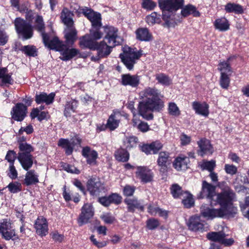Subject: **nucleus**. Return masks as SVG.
Listing matches in <instances>:
<instances>
[{
	"instance_id": "38",
	"label": "nucleus",
	"mask_w": 249,
	"mask_h": 249,
	"mask_svg": "<svg viewBox=\"0 0 249 249\" xmlns=\"http://www.w3.org/2000/svg\"><path fill=\"white\" fill-rule=\"evenodd\" d=\"M58 145L65 149V152L67 155H70L72 153L73 147L71 141L69 140L62 138L59 139Z\"/></svg>"
},
{
	"instance_id": "52",
	"label": "nucleus",
	"mask_w": 249,
	"mask_h": 249,
	"mask_svg": "<svg viewBox=\"0 0 249 249\" xmlns=\"http://www.w3.org/2000/svg\"><path fill=\"white\" fill-rule=\"evenodd\" d=\"M9 190L12 193H17L21 190V185L18 182L10 183L8 185Z\"/></svg>"
},
{
	"instance_id": "44",
	"label": "nucleus",
	"mask_w": 249,
	"mask_h": 249,
	"mask_svg": "<svg viewBox=\"0 0 249 249\" xmlns=\"http://www.w3.org/2000/svg\"><path fill=\"white\" fill-rule=\"evenodd\" d=\"M156 79L158 83L164 86H169L172 83L171 79L168 76L162 73L157 74Z\"/></svg>"
},
{
	"instance_id": "60",
	"label": "nucleus",
	"mask_w": 249,
	"mask_h": 249,
	"mask_svg": "<svg viewBox=\"0 0 249 249\" xmlns=\"http://www.w3.org/2000/svg\"><path fill=\"white\" fill-rule=\"evenodd\" d=\"M135 188L134 186L126 185L123 190L124 195L125 196H131L134 194Z\"/></svg>"
},
{
	"instance_id": "59",
	"label": "nucleus",
	"mask_w": 249,
	"mask_h": 249,
	"mask_svg": "<svg viewBox=\"0 0 249 249\" xmlns=\"http://www.w3.org/2000/svg\"><path fill=\"white\" fill-rule=\"evenodd\" d=\"M101 218L105 223L109 224L113 223L115 220V217L110 213L105 214L102 216Z\"/></svg>"
},
{
	"instance_id": "40",
	"label": "nucleus",
	"mask_w": 249,
	"mask_h": 249,
	"mask_svg": "<svg viewBox=\"0 0 249 249\" xmlns=\"http://www.w3.org/2000/svg\"><path fill=\"white\" fill-rule=\"evenodd\" d=\"M225 10L228 13L234 12L236 14H241L243 12L242 7L241 5L231 2L225 5Z\"/></svg>"
},
{
	"instance_id": "18",
	"label": "nucleus",
	"mask_w": 249,
	"mask_h": 249,
	"mask_svg": "<svg viewBox=\"0 0 249 249\" xmlns=\"http://www.w3.org/2000/svg\"><path fill=\"white\" fill-rule=\"evenodd\" d=\"M199 149L197 150V154L201 157L206 155H211L213 152V147L210 142L206 138L201 139L197 142Z\"/></svg>"
},
{
	"instance_id": "64",
	"label": "nucleus",
	"mask_w": 249,
	"mask_h": 249,
	"mask_svg": "<svg viewBox=\"0 0 249 249\" xmlns=\"http://www.w3.org/2000/svg\"><path fill=\"white\" fill-rule=\"evenodd\" d=\"M34 131V128L32 125L29 124L26 127H21L19 130L18 134L21 135L23 132H25L27 134H31Z\"/></svg>"
},
{
	"instance_id": "27",
	"label": "nucleus",
	"mask_w": 249,
	"mask_h": 249,
	"mask_svg": "<svg viewBox=\"0 0 249 249\" xmlns=\"http://www.w3.org/2000/svg\"><path fill=\"white\" fill-rule=\"evenodd\" d=\"M190 163L189 157L184 156H180L177 157L174 160L173 165L178 171L185 170L188 168Z\"/></svg>"
},
{
	"instance_id": "20",
	"label": "nucleus",
	"mask_w": 249,
	"mask_h": 249,
	"mask_svg": "<svg viewBox=\"0 0 249 249\" xmlns=\"http://www.w3.org/2000/svg\"><path fill=\"white\" fill-rule=\"evenodd\" d=\"M221 212L219 209L210 208L207 205H202L200 207L201 215L207 219H213L216 217H221Z\"/></svg>"
},
{
	"instance_id": "62",
	"label": "nucleus",
	"mask_w": 249,
	"mask_h": 249,
	"mask_svg": "<svg viewBox=\"0 0 249 249\" xmlns=\"http://www.w3.org/2000/svg\"><path fill=\"white\" fill-rule=\"evenodd\" d=\"M63 168L64 170L68 172L74 173L76 174H78L80 173V171L77 168H76L75 167L73 166L70 165L69 164H65L63 166Z\"/></svg>"
},
{
	"instance_id": "63",
	"label": "nucleus",
	"mask_w": 249,
	"mask_h": 249,
	"mask_svg": "<svg viewBox=\"0 0 249 249\" xmlns=\"http://www.w3.org/2000/svg\"><path fill=\"white\" fill-rule=\"evenodd\" d=\"M52 239L56 242L61 243L64 239L63 234L59 233L57 231H54L51 233Z\"/></svg>"
},
{
	"instance_id": "39",
	"label": "nucleus",
	"mask_w": 249,
	"mask_h": 249,
	"mask_svg": "<svg viewBox=\"0 0 249 249\" xmlns=\"http://www.w3.org/2000/svg\"><path fill=\"white\" fill-rule=\"evenodd\" d=\"M77 106L78 102L76 100L68 102L65 106L64 115L67 117L70 116L71 113L75 111Z\"/></svg>"
},
{
	"instance_id": "28",
	"label": "nucleus",
	"mask_w": 249,
	"mask_h": 249,
	"mask_svg": "<svg viewBox=\"0 0 249 249\" xmlns=\"http://www.w3.org/2000/svg\"><path fill=\"white\" fill-rule=\"evenodd\" d=\"M54 97L55 94L53 92H51L49 94L45 92H41L36 95L35 101L38 104L44 103L48 105L53 102Z\"/></svg>"
},
{
	"instance_id": "19",
	"label": "nucleus",
	"mask_w": 249,
	"mask_h": 249,
	"mask_svg": "<svg viewBox=\"0 0 249 249\" xmlns=\"http://www.w3.org/2000/svg\"><path fill=\"white\" fill-rule=\"evenodd\" d=\"M121 116L120 111L118 110H113L107 120V128L111 131L116 129L119 125Z\"/></svg>"
},
{
	"instance_id": "8",
	"label": "nucleus",
	"mask_w": 249,
	"mask_h": 249,
	"mask_svg": "<svg viewBox=\"0 0 249 249\" xmlns=\"http://www.w3.org/2000/svg\"><path fill=\"white\" fill-rule=\"evenodd\" d=\"M0 235L7 241L18 238L15 229L10 219H2L0 220Z\"/></svg>"
},
{
	"instance_id": "37",
	"label": "nucleus",
	"mask_w": 249,
	"mask_h": 249,
	"mask_svg": "<svg viewBox=\"0 0 249 249\" xmlns=\"http://www.w3.org/2000/svg\"><path fill=\"white\" fill-rule=\"evenodd\" d=\"M138 142V139L134 136H126L123 140L124 146L128 150L136 147Z\"/></svg>"
},
{
	"instance_id": "31",
	"label": "nucleus",
	"mask_w": 249,
	"mask_h": 249,
	"mask_svg": "<svg viewBox=\"0 0 249 249\" xmlns=\"http://www.w3.org/2000/svg\"><path fill=\"white\" fill-rule=\"evenodd\" d=\"M97 42L89 35H86L80 38V46L81 48H89L94 50Z\"/></svg>"
},
{
	"instance_id": "50",
	"label": "nucleus",
	"mask_w": 249,
	"mask_h": 249,
	"mask_svg": "<svg viewBox=\"0 0 249 249\" xmlns=\"http://www.w3.org/2000/svg\"><path fill=\"white\" fill-rule=\"evenodd\" d=\"M157 6V3L152 0H142V7L147 11L153 10Z\"/></svg>"
},
{
	"instance_id": "36",
	"label": "nucleus",
	"mask_w": 249,
	"mask_h": 249,
	"mask_svg": "<svg viewBox=\"0 0 249 249\" xmlns=\"http://www.w3.org/2000/svg\"><path fill=\"white\" fill-rule=\"evenodd\" d=\"M38 177V176L36 173L35 170H31L28 171L25 175L24 183L26 185L36 184L39 181Z\"/></svg>"
},
{
	"instance_id": "46",
	"label": "nucleus",
	"mask_w": 249,
	"mask_h": 249,
	"mask_svg": "<svg viewBox=\"0 0 249 249\" xmlns=\"http://www.w3.org/2000/svg\"><path fill=\"white\" fill-rule=\"evenodd\" d=\"M20 50L26 55L29 56H36L37 55L36 49L34 46L26 45L22 46Z\"/></svg>"
},
{
	"instance_id": "13",
	"label": "nucleus",
	"mask_w": 249,
	"mask_h": 249,
	"mask_svg": "<svg viewBox=\"0 0 249 249\" xmlns=\"http://www.w3.org/2000/svg\"><path fill=\"white\" fill-rule=\"evenodd\" d=\"M207 237L210 240L218 242L227 247L231 246L234 242L232 238H226V234L222 231L209 232Z\"/></svg>"
},
{
	"instance_id": "51",
	"label": "nucleus",
	"mask_w": 249,
	"mask_h": 249,
	"mask_svg": "<svg viewBox=\"0 0 249 249\" xmlns=\"http://www.w3.org/2000/svg\"><path fill=\"white\" fill-rule=\"evenodd\" d=\"M171 193L174 198H178L181 195V188L178 184H174L170 188Z\"/></svg>"
},
{
	"instance_id": "25",
	"label": "nucleus",
	"mask_w": 249,
	"mask_h": 249,
	"mask_svg": "<svg viewBox=\"0 0 249 249\" xmlns=\"http://www.w3.org/2000/svg\"><path fill=\"white\" fill-rule=\"evenodd\" d=\"M82 155L86 158L87 162L90 165H95L98 158L97 152L89 147H85L82 149Z\"/></svg>"
},
{
	"instance_id": "15",
	"label": "nucleus",
	"mask_w": 249,
	"mask_h": 249,
	"mask_svg": "<svg viewBox=\"0 0 249 249\" xmlns=\"http://www.w3.org/2000/svg\"><path fill=\"white\" fill-rule=\"evenodd\" d=\"M137 178L143 183L151 182L153 178L154 174L151 170L144 166L138 167L136 172Z\"/></svg>"
},
{
	"instance_id": "9",
	"label": "nucleus",
	"mask_w": 249,
	"mask_h": 249,
	"mask_svg": "<svg viewBox=\"0 0 249 249\" xmlns=\"http://www.w3.org/2000/svg\"><path fill=\"white\" fill-rule=\"evenodd\" d=\"M15 26L17 32L22 36L23 39L26 40L32 37L33 30L31 23L20 18H17L15 20Z\"/></svg>"
},
{
	"instance_id": "5",
	"label": "nucleus",
	"mask_w": 249,
	"mask_h": 249,
	"mask_svg": "<svg viewBox=\"0 0 249 249\" xmlns=\"http://www.w3.org/2000/svg\"><path fill=\"white\" fill-rule=\"evenodd\" d=\"M73 16L72 13L66 8H63L61 13V19L66 26L64 29L65 37L69 44H72L77 38Z\"/></svg>"
},
{
	"instance_id": "11",
	"label": "nucleus",
	"mask_w": 249,
	"mask_h": 249,
	"mask_svg": "<svg viewBox=\"0 0 249 249\" xmlns=\"http://www.w3.org/2000/svg\"><path fill=\"white\" fill-rule=\"evenodd\" d=\"M215 187L206 181H203L202 185V190L200 192V197H207L211 200V204L218 203L217 196L222 193L216 194Z\"/></svg>"
},
{
	"instance_id": "1",
	"label": "nucleus",
	"mask_w": 249,
	"mask_h": 249,
	"mask_svg": "<svg viewBox=\"0 0 249 249\" xmlns=\"http://www.w3.org/2000/svg\"><path fill=\"white\" fill-rule=\"evenodd\" d=\"M163 96L155 88L147 87L140 93L142 100L138 106L139 114L144 119L152 120L153 111L159 112L164 107V102L161 100Z\"/></svg>"
},
{
	"instance_id": "17",
	"label": "nucleus",
	"mask_w": 249,
	"mask_h": 249,
	"mask_svg": "<svg viewBox=\"0 0 249 249\" xmlns=\"http://www.w3.org/2000/svg\"><path fill=\"white\" fill-rule=\"evenodd\" d=\"M27 107L22 103H18L14 106L11 111L12 118L17 121H22L26 116Z\"/></svg>"
},
{
	"instance_id": "23",
	"label": "nucleus",
	"mask_w": 249,
	"mask_h": 249,
	"mask_svg": "<svg viewBox=\"0 0 249 249\" xmlns=\"http://www.w3.org/2000/svg\"><path fill=\"white\" fill-rule=\"evenodd\" d=\"M18 160L22 167L26 171H28L33 165V156L31 154L18 153Z\"/></svg>"
},
{
	"instance_id": "49",
	"label": "nucleus",
	"mask_w": 249,
	"mask_h": 249,
	"mask_svg": "<svg viewBox=\"0 0 249 249\" xmlns=\"http://www.w3.org/2000/svg\"><path fill=\"white\" fill-rule=\"evenodd\" d=\"M202 170H207L209 172L213 170L215 167V161L212 160L210 161H203L200 165Z\"/></svg>"
},
{
	"instance_id": "7",
	"label": "nucleus",
	"mask_w": 249,
	"mask_h": 249,
	"mask_svg": "<svg viewBox=\"0 0 249 249\" xmlns=\"http://www.w3.org/2000/svg\"><path fill=\"white\" fill-rule=\"evenodd\" d=\"M142 54L141 51H137L136 48L133 49L126 46L123 47V53L120 54V57L126 67L129 70H131L136 61Z\"/></svg>"
},
{
	"instance_id": "34",
	"label": "nucleus",
	"mask_w": 249,
	"mask_h": 249,
	"mask_svg": "<svg viewBox=\"0 0 249 249\" xmlns=\"http://www.w3.org/2000/svg\"><path fill=\"white\" fill-rule=\"evenodd\" d=\"M124 202L127 206L128 211L130 212H134L135 209H138L142 211L143 210V207L137 199L126 198Z\"/></svg>"
},
{
	"instance_id": "10",
	"label": "nucleus",
	"mask_w": 249,
	"mask_h": 249,
	"mask_svg": "<svg viewBox=\"0 0 249 249\" xmlns=\"http://www.w3.org/2000/svg\"><path fill=\"white\" fill-rule=\"evenodd\" d=\"M94 210L92 205L90 203H85L81 208V213L78 218L77 223L79 226L86 224L89 222V220L93 216Z\"/></svg>"
},
{
	"instance_id": "4",
	"label": "nucleus",
	"mask_w": 249,
	"mask_h": 249,
	"mask_svg": "<svg viewBox=\"0 0 249 249\" xmlns=\"http://www.w3.org/2000/svg\"><path fill=\"white\" fill-rule=\"evenodd\" d=\"M216 198L218 199V204L221 206L220 208V212L222 213L221 217L225 215L233 217L237 213V208L232 204L235 194L229 187H226Z\"/></svg>"
},
{
	"instance_id": "48",
	"label": "nucleus",
	"mask_w": 249,
	"mask_h": 249,
	"mask_svg": "<svg viewBox=\"0 0 249 249\" xmlns=\"http://www.w3.org/2000/svg\"><path fill=\"white\" fill-rule=\"evenodd\" d=\"M18 147L20 150L19 153L31 154V152L34 151V148L31 145L26 142H20Z\"/></svg>"
},
{
	"instance_id": "42",
	"label": "nucleus",
	"mask_w": 249,
	"mask_h": 249,
	"mask_svg": "<svg viewBox=\"0 0 249 249\" xmlns=\"http://www.w3.org/2000/svg\"><path fill=\"white\" fill-rule=\"evenodd\" d=\"M116 160L120 161L125 162L129 158V153L124 149H118L115 154Z\"/></svg>"
},
{
	"instance_id": "33",
	"label": "nucleus",
	"mask_w": 249,
	"mask_h": 249,
	"mask_svg": "<svg viewBox=\"0 0 249 249\" xmlns=\"http://www.w3.org/2000/svg\"><path fill=\"white\" fill-rule=\"evenodd\" d=\"M215 28L221 32L228 30L230 28V23L224 17L217 18L213 23Z\"/></svg>"
},
{
	"instance_id": "22",
	"label": "nucleus",
	"mask_w": 249,
	"mask_h": 249,
	"mask_svg": "<svg viewBox=\"0 0 249 249\" xmlns=\"http://www.w3.org/2000/svg\"><path fill=\"white\" fill-rule=\"evenodd\" d=\"M140 77L137 75L130 74H122L121 84L124 86H129L133 88L137 87L140 83Z\"/></svg>"
},
{
	"instance_id": "14",
	"label": "nucleus",
	"mask_w": 249,
	"mask_h": 249,
	"mask_svg": "<svg viewBox=\"0 0 249 249\" xmlns=\"http://www.w3.org/2000/svg\"><path fill=\"white\" fill-rule=\"evenodd\" d=\"M87 187L92 196H98L101 193H105L107 191L104 184L95 178L89 179L87 182Z\"/></svg>"
},
{
	"instance_id": "3",
	"label": "nucleus",
	"mask_w": 249,
	"mask_h": 249,
	"mask_svg": "<svg viewBox=\"0 0 249 249\" xmlns=\"http://www.w3.org/2000/svg\"><path fill=\"white\" fill-rule=\"evenodd\" d=\"M105 31L107 33L105 39L107 40V43L105 41L97 42L94 49L97 51L98 59L107 57L110 53L112 48L119 44V41L117 40L119 37L116 28L111 26L106 27Z\"/></svg>"
},
{
	"instance_id": "30",
	"label": "nucleus",
	"mask_w": 249,
	"mask_h": 249,
	"mask_svg": "<svg viewBox=\"0 0 249 249\" xmlns=\"http://www.w3.org/2000/svg\"><path fill=\"white\" fill-rule=\"evenodd\" d=\"M136 38L141 41L148 42L152 39V35L146 28H139L135 31Z\"/></svg>"
},
{
	"instance_id": "54",
	"label": "nucleus",
	"mask_w": 249,
	"mask_h": 249,
	"mask_svg": "<svg viewBox=\"0 0 249 249\" xmlns=\"http://www.w3.org/2000/svg\"><path fill=\"white\" fill-rule=\"evenodd\" d=\"M16 155V152L13 150H9L7 152L5 156V160L9 163V165L14 164Z\"/></svg>"
},
{
	"instance_id": "35",
	"label": "nucleus",
	"mask_w": 249,
	"mask_h": 249,
	"mask_svg": "<svg viewBox=\"0 0 249 249\" xmlns=\"http://www.w3.org/2000/svg\"><path fill=\"white\" fill-rule=\"evenodd\" d=\"M0 81L2 85H12L13 80L11 77V74L8 73L5 68H0Z\"/></svg>"
},
{
	"instance_id": "56",
	"label": "nucleus",
	"mask_w": 249,
	"mask_h": 249,
	"mask_svg": "<svg viewBox=\"0 0 249 249\" xmlns=\"http://www.w3.org/2000/svg\"><path fill=\"white\" fill-rule=\"evenodd\" d=\"M8 176L12 179H16L18 177V172L14 164L9 165L8 169Z\"/></svg>"
},
{
	"instance_id": "16",
	"label": "nucleus",
	"mask_w": 249,
	"mask_h": 249,
	"mask_svg": "<svg viewBox=\"0 0 249 249\" xmlns=\"http://www.w3.org/2000/svg\"><path fill=\"white\" fill-rule=\"evenodd\" d=\"M187 225L190 231L203 232L205 231L204 222L200 219V216L194 215L188 220Z\"/></svg>"
},
{
	"instance_id": "43",
	"label": "nucleus",
	"mask_w": 249,
	"mask_h": 249,
	"mask_svg": "<svg viewBox=\"0 0 249 249\" xmlns=\"http://www.w3.org/2000/svg\"><path fill=\"white\" fill-rule=\"evenodd\" d=\"M160 16L157 12H153L146 17V21L149 25H153L156 23L159 24L161 22Z\"/></svg>"
},
{
	"instance_id": "47",
	"label": "nucleus",
	"mask_w": 249,
	"mask_h": 249,
	"mask_svg": "<svg viewBox=\"0 0 249 249\" xmlns=\"http://www.w3.org/2000/svg\"><path fill=\"white\" fill-rule=\"evenodd\" d=\"M231 74H220L219 83L221 87L224 89H228L230 83V77Z\"/></svg>"
},
{
	"instance_id": "21",
	"label": "nucleus",
	"mask_w": 249,
	"mask_h": 249,
	"mask_svg": "<svg viewBox=\"0 0 249 249\" xmlns=\"http://www.w3.org/2000/svg\"><path fill=\"white\" fill-rule=\"evenodd\" d=\"M35 228L39 235L44 236L48 233V223L46 219L42 216L38 217L35 223Z\"/></svg>"
},
{
	"instance_id": "45",
	"label": "nucleus",
	"mask_w": 249,
	"mask_h": 249,
	"mask_svg": "<svg viewBox=\"0 0 249 249\" xmlns=\"http://www.w3.org/2000/svg\"><path fill=\"white\" fill-rule=\"evenodd\" d=\"M168 111L169 115L178 117L180 115V111L177 105L174 102H169L168 105Z\"/></svg>"
},
{
	"instance_id": "29",
	"label": "nucleus",
	"mask_w": 249,
	"mask_h": 249,
	"mask_svg": "<svg viewBox=\"0 0 249 249\" xmlns=\"http://www.w3.org/2000/svg\"><path fill=\"white\" fill-rule=\"evenodd\" d=\"M171 161L172 159L169 152H160L159 153L157 163L161 169L166 170L167 166L171 163Z\"/></svg>"
},
{
	"instance_id": "57",
	"label": "nucleus",
	"mask_w": 249,
	"mask_h": 249,
	"mask_svg": "<svg viewBox=\"0 0 249 249\" xmlns=\"http://www.w3.org/2000/svg\"><path fill=\"white\" fill-rule=\"evenodd\" d=\"M109 197L111 203L119 204L122 201V197L116 193L112 194Z\"/></svg>"
},
{
	"instance_id": "61",
	"label": "nucleus",
	"mask_w": 249,
	"mask_h": 249,
	"mask_svg": "<svg viewBox=\"0 0 249 249\" xmlns=\"http://www.w3.org/2000/svg\"><path fill=\"white\" fill-rule=\"evenodd\" d=\"M90 240L92 243L98 248H101L107 246V244L106 241L99 242L95 238L94 235H92L90 237Z\"/></svg>"
},
{
	"instance_id": "12",
	"label": "nucleus",
	"mask_w": 249,
	"mask_h": 249,
	"mask_svg": "<svg viewBox=\"0 0 249 249\" xmlns=\"http://www.w3.org/2000/svg\"><path fill=\"white\" fill-rule=\"evenodd\" d=\"M79 12L91 22L92 27L93 28H100L102 26L101 16L97 12H95L91 9L85 7L79 9Z\"/></svg>"
},
{
	"instance_id": "26",
	"label": "nucleus",
	"mask_w": 249,
	"mask_h": 249,
	"mask_svg": "<svg viewBox=\"0 0 249 249\" xmlns=\"http://www.w3.org/2000/svg\"><path fill=\"white\" fill-rule=\"evenodd\" d=\"M162 147V144L158 141L150 144H145L141 146V149L146 154H156Z\"/></svg>"
},
{
	"instance_id": "24",
	"label": "nucleus",
	"mask_w": 249,
	"mask_h": 249,
	"mask_svg": "<svg viewBox=\"0 0 249 249\" xmlns=\"http://www.w3.org/2000/svg\"><path fill=\"white\" fill-rule=\"evenodd\" d=\"M192 108L197 114L205 117L208 116L209 114V106L206 102L200 103L198 101H194L192 103Z\"/></svg>"
},
{
	"instance_id": "53",
	"label": "nucleus",
	"mask_w": 249,
	"mask_h": 249,
	"mask_svg": "<svg viewBox=\"0 0 249 249\" xmlns=\"http://www.w3.org/2000/svg\"><path fill=\"white\" fill-rule=\"evenodd\" d=\"M100 28H93L92 27L90 30L89 35L94 40L100 39L102 36V33L99 31Z\"/></svg>"
},
{
	"instance_id": "32",
	"label": "nucleus",
	"mask_w": 249,
	"mask_h": 249,
	"mask_svg": "<svg viewBox=\"0 0 249 249\" xmlns=\"http://www.w3.org/2000/svg\"><path fill=\"white\" fill-rule=\"evenodd\" d=\"M59 52L62 55L60 58L63 61H67L71 59L79 53L78 50L73 48L68 49L65 45L62 47V50L59 51Z\"/></svg>"
},
{
	"instance_id": "55",
	"label": "nucleus",
	"mask_w": 249,
	"mask_h": 249,
	"mask_svg": "<svg viewBox=\"0 0 249 249\" xmlns=\"http://www.w3.org/2000/svg\"><path fill=\"white\" fill-rule=\"evenodd\" d=\"M146 225L149 230H153L156 228L159 225V222L158 220L154 218H151L147 221Z\"/></svg>"
},
{
	"instance_id": "2",
	"label": "nucleus",
	"mask_w": 249,
	"mask_h": 249,
	"mask_svg": "<svg viewBox=\"0 0 249 249\" xmlns=\"http://www.w3.org/2000/svg\"><path fill=\"white\" fill-rule=\"evenodd\" d=\"M159 5L162 12V19L164 21L163 26L170 28L175 26V13L178 9L182 8L181 15L186 17L190 15L198 17L200 13L194 6L188 4L182 7L184 0H158Z\"/></svg>"
},
{
	"instance_id": "6",
	"label": "nucleus",
	"mask_w": 249,
	"mask_h": 249,
	"mask_svg": "<svg viewBox=\"0 0 249 249\" xmlns=\"http://www.w3.org/2000/svg\"><path fill=\"white\" fill-rule=\"evenodd\" d=\"M36 28L41 33V36L43 43L46 47L56 51H62V47L64 45L62 42L60 41L57 36H50L48 34L43 32L44 24L43 18L41 16H37L36 20Z\"/></svg>"
},
{
	"instance_id": "58",
	"label": "nucleus",
	"mask_w": 249,
	"mask_h": 249,
	"mask_svg": "<svg viewBox=\"0 0 249 249\" xmlns=\"http://www.w3.org/2000/svg\"><path fill=\"white\" fill-rule=\"evenodd\" d=\"M224 169L227 174L231 175L235 174L237 171L236 166L230 164H225Z\"/></svg>"
},
{
	"instance_id": "41",
	"label": "nucleus",
	"mask_w": 249,
	"mask_h": 249,
	"mask_svg": "<svg viewBox=\"0 0 249 249\" xmlns=\"http://www.w3.org/2000/svg\"><path fill=\"white\" fill-rule=\"evenodd\" d=\"M218 70L220 71V74H231L232 69L229 63V59L227 61H221L218 66Z\"/></svg>"
}]
</instances>
